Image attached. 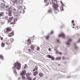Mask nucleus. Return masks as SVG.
Wrapping results in <instances>:
<instances>
[{"instance_id":"f257e3e1","label":"nucleus","mask_w":80,"mask_h":80,"mask_svg":"<svg viewBox=\"0 0 80 80\" xmlns=\"http://www.w3.org/2000/svg\"><path fill=\"white\" fill-rule=\"evenodd\" d=\"M49 2L51 4H53L52 7L54 10V13L56 14H57L60 9L58 8V7H59L58 5L55 3L57 1L55 0H49Z\"/></svg>"},{"instance_id":"f03ea898","label":"nucleus","mask_w":80,"mask_h":80,"mask_svg":"<svg viewBox=\"0 0 80 80\" xmlns=\"http://www.w3.org/2000/svg\"><path fill=\"white\" fill-rule=\"evenodd\" d=\"M15 68L17 70H20L21 68V64L20 63L17 62L14 64Z\"/></svg>"},{"instance_id":"7ed1b4c3","label":"nucleus","mask_w":80,"mask_h":80,"mask_svg":"<svg viewBox=\"0 0 80 80\" xmlns=\"http://www.w3.org/2000/svg\"><path fill=\"white\" fill-rule=\"evenodd\" d=\"M12 30V28H11L8 27L4 30V33L7 34L8 33H9L10 32H11Z\"/></svg>"},{"instance_id":"20e7f679","label":"nucleus","mask_w":80,"mask_h":80,"mask_svg":"<svg viewBox=\"0 0 80 80\" xmlns=\"http://www.w3.org/2000/svg\"><path fill=\"white\" fill-rule=\"evenodd\" d=\"M14 35V32L12 31L11 33L8 34V37H13V36Z\"/></svg>"},{"instance_id":"39448f33","label":"nucleus","mask_w":80,"mask_h":80,"mask_svg":"<svg viewBox=\"0 0 80 80\" xmlns=\"http://www.w3.org/2000/svg\"><path fill=\"white\" fill-rule=\"evenodd\" d=\"M7 45H8V47L9 48H11V44H10V40H8L6 42Z\"/></svg>"},{"instance_id":"423d86ee","label":"nucleus","mask_w":80,"mask_h":80,"mask_svg":"<svg viewBox=\"0 0 80 80\" xmlns=\"http://www.w3.org/2000/svg\"><path fill=\"white\" fill-rule=\"evenodd\" d=\"M26 74V71L24 70L22 71L21 73V75H25Z\"/></svg>"},{"instance_id":"0eeeda50","label":"nucleus","mask_w":80,"mask_h":80,"mask_svg":"<svg viewBox=\"0 0 80 80\" xmlns=\"http://www.w3.org/2000/svg\"><path fill=\"white\" fill-rule=\"evenodd\" d=\"M13 20V17H12L11 18H9V19H7L8 23H9L10 22H12Z\"/></svg>"},{"instance_id":"6e6552de","label":"nucleus","mask_w":80,"mask_h":80,"mask_svg":"<svg viewBox=\"0 0 80 80\" xmlns=\"http://www.w3.org/2000/svg\"><path fill=\"white\" fill-rule=\"evenodd\" d=\"M12 68H14L13 70V72L15 74V76H17V71L16 70V69L15 68V67H13Z\"/></svg>"},{"instance_id":"1a4fd4ad","label":"nucleus","mask_w":80,"mask_h":80,"mask_svg":"<svg viewBox=\"0 0 80 80\" xmlns=\"http://www.w3.org/2000/svg\"><path fill=\"white\" fill-rule=\"evenodd\" d=\"M1 7L2 9L4 8L5 7V4L3 3H2L1 5Z\"/></svg>"},{"instance_id":"9d476101","label":"nucleus","mask_w":80,"mask_h":80,"mask_svg":"<svg viewBox=\"0 0 80 80\" xmlns=\"http://www.w3.org/2000/svg\"><path fill=\"white\" fill-rule=\"evenodd\" d=\"M72 42V39H69L68 40V42H66V44L69 45H70V42Z\"/></svg>"},{"instance_id":"9b49d317","label":"nucleus","mask_w":80,"mask_h":80,"mask_svg":"<svg viewBox=\"0 0 80 80\" xmlns=\"http://www.w3.org/2000/svg\"><path fill=\"white\" fill-rule=\"evenodd\" d=\"M58 37H63V38H65V35L64 33H62L61 34H60L58 36Z\"/></svg>"},{"instance_id":"f8f14e48","label":"nucleus","mask_w":80,"mask_h":80,"mask_svg":"<svg viewBox=\"0 0 80 80\" xmlns=\"http://www.w3.org/2000/svg\"><path fill=\"white\" fill-rule=\"evenodd\" d=\"M17 19L16 18H14V22H10L11 25H14V24H15V22H17Z\"/></svg>"},{"instance_id":"ddd939ff","label":"nucleus","mask_w":80,"mask_h":80,"mask_svg":"<svg viewBox=\"0 0 80 80\" xmlns=\"http://www.w3.org/2000/svg\"><path fill=\"white\" fill-rule=\"evenodd\" d=\"M31 40L30 39H29L27 40V44L28 45H30L31 44Z\"/></svg>"},{"instance_id":"4468645a","label":"nucleus","mask_w":80,"mask_h":80,"mask_svg":"<svg viewBox=\"0 0 80 80\" xmlns=\"http://www.w3.org/2000/svg\"><path fill=\"white\" fill-rule=\"evenodd\" d=\"M30 48L31 50H32V51H34V48H35V46L33 45H31V46Z\"/></svg>"},{"instance_id":"2eb2a0df","label":"nucleus","mask_w":80,"mask_h":80,"mask_svg":"<svg viewBox=\"0 0 80 80\" xmlns=\"http://www.w3.org/2000/svg\"><path fill=\"white\" fill-rule=\"evenodd\" d=\"M55 59L56 60H60L62 59V57H61L60 56L56 58Z\"/></svg>"},{"instance_id":"dca6fc26","label":"nucleus","mask_w":80,"mask_h":80,"mask_svg":"<svg viewBox=\"0 0 80 80\" xmlns=\"http://www.w3.org/2000/svg\"><path fill=\"white\" fill-rule=\"evenodd\" d=\"M38 71H35L33 72V75L34 76H35L37 75L38 74Z\"/></svg>"},{"instance_id":"f3484780","label":"nucleus","mask_w":80,"mask_h":80,"mask_svg":"<svg viewBox=\"0 0 80 80\" xmlns=\"http://www.w3.org/2000/svg\"><path fill=\"white\" fill-rule=\"evenodd\" d=\"M36 70H38V66H37L35 67L34 69L33 70V72H35Z\"/></svg>"},{"instance_id":"a211bd4d","label":"nucleus","mask_w":80,"mask_h":80,"mask_svg":"<svg viewBox=\"0 0 80 80\" xmlns=\"http://www.w3.org/2000/svg\"><path fill=\"white\" fill-rule=\"evenodd\" d=\"M30 75H31V73H28L26 74V76L27 77H28L29 76H30Z\"/></svg>"},{"instance_id":"6ab92c4d","label":"nucleus","mask_w":80,"mask_h":80,"mask_svg":"<svg viewBox=\"0 0 80 80\" xmlns=\"http://www.w3.org/2000/svg\"><path fill=\"white\" fill-rule=\"evenodd\" d=\"M58 8L59 10H60L61 11H62V10H63V8L62 7H60L59 8L58 7Z\"/></svg>"},{"instance_id":"aec40b11","label":"nucleus","mask_w":80,"mask_h":80,"mask_svg":"<svg viewBox=\"0 0 80 80\" xmlns=\"http://www.w3.org/2000/svg\"><path fill=\"white\" fill-rule=\"evenodd\" d=\"M39 75L40 77H43V74L42 72H40L39 74Z\"/></svg>"},{"instance_id":"412c9836","label":"nucleus","mask_w":80,"mask_h":80,"mask_svg":"<svg viewBox=\"0 0 80 80\" xmlns=\"http://www.w3.org/2000/svg\"><path fill=\"white\" fill-rule=\"evenodd\" d=\"M49 37L50 36H49V35L46 36L45 37L46 39V40H48Z\"/></svg>"},{"instance_id":"4be33fe9","label":"nucleus","mask_w":80,"mask_h":80,"mask_svg":"<svg viewBox=\"0 0 80 80\" xmlns=\"http://www.w3.org/2000/svg\"><path fill=\"white\" fill-rule=\"evenodd\" d=\"M12 2H13V3H17V0H12Z\"/></svg>"},{"instance_id":"5701e85b","label":"nucleus","mask_w":80,"mask_h":80,"mask_svg":"<svg viewBox=\"0 0 80 80\" xmlns=\"http://www.w3.org/2000/svg\"><path fill=\"white\" fill-rule=\"evenodd\" d=\"M28 67V66H27V64H25L24 65V69H26V68H27Z\"/></svg>"},{"instance_id":"b1692460","label":"nucleus","mask_w":80,"mask_h":80,"mask_svg":"<svg viewBox=\"0 0 80 80\" xmlns=\"http://www.w3.org/2000/svg\"><path fill=\"white\" fill-rule=\"evenodd\" d=\"M22 0H19V4H22V2H23Z\"/></svg>"},{"instance_id":"393cba45","label":"nucleus","mask_w":80,"mask_h":80,"mask_svg":"<svg viewBox=\"0 0 80 80\" xmlns=\"http://www.w3.org/2000/svg\"><path fill=\"white\" fill-rule=\"evenodd\" d=\"M4 15V13L3 12H0V17H2V16H3Z\"/></svg>"},{"instance_id":"a878e982","label":"nucleus","mask_w":80,"mask_h":80,"mask_svg":"<svg viewBox=\"0 0 80 80\" xmlns=\"http://www.w3.org/2000/svg\"><path fill=\"white\" fill-rule=\"evenodd\" d=\"M27 79H28V80H32V77H28V78H27Z\"/></svg>"},{"instance_id":"bb28decb","label":"nucleus","mask_w":80,"mask_h":80,"mask_svg":"<svg viewBox=\"0 0 80 80\" xmlns=\"http://www.w3.org/2000/svg\"><path fill=\"white\" fill-rule=\"evenodd\" d=\"M22 77V79H25L26 78V77L24 76V75H21Z\"/></svg>"},{"instance_id":"cd10ccee","label":"nucleus","mask_w":80,"mask_h":80,"mask_svg":"<svg viewBox=\"0 0 80 80\" xmlns=\"http://www.w3.org/2000/svg\"><path fill=\"white\" fill-rule=\"evenodd\" d=\"M28 51L30 53H32V50L30 49H28Z\"/></svg>"},{"instance_id":"c85d7f7f","label":"nucleus","mask_w":80,"mask_h":80,"mask_svg":"<svg viewBox=\"0 0 80 80\" xmlns=\"http://www.w3.org/2000/svg\"><path fill=\"white\" fill-rule=\"evenodd\" d=\"M19 15V13H15L14 14V15H15V17H18V16Z\"/></svg>"},{"instance_id":"c756f323","label":"nucleus","mask_w":80,"mask_h":80,"mask_svg":"<svg viewBox=\"0 0 80 80\" xmlns=\"http://www.w3.org/2000/svg\"><path fill=\"white\" fill-rule=\"evenodd\" d=\"M1 46L2 47H4V46H5V43L3 42H2L1 44Z\"/></svg>"},{"instance_id":"7c9ffc66","label":"nucleus","mask_w":80,"mask_h":80,"mask_svg":"<svg viewBox=\"0 0 80 80\" xmlns=\"http://www.w3.org/2000/svg\"><path fill=\"white\" fill-rule=\"evenodd\" d=\"M0 58H1L2 60H3V57L2 55H0Z\"/></svg>"},{"instance_id":"2f4dec72","label":"nucleus","mask_w":80,"mask_h":80,"mask_svg":"<svg viewBox=\"0 0 80 80\" xmlns=\"http://www.w3.org/2000/svg\"><path fill=\"white\" fill-rule=\"evenodd\" d=\"M10 41H11V42L12 43V42H13V41H14V39H13V38H11Z\"/></svg>"},{"instance_id":"473e14b6","label":"nucleus","mask_w":80,"mask_h":80,"mask_svg":"<svg viewBox=\"0 0 80 80\" xmlns=\"http://www.w3.org/2000/svg\"><path fill=\"white\" fill-rule=\"evenodd\" d=\"M51 60H55V58L53 57V56H52L51 58Z\"/></svg>"},{"instance_id":"72a5a7b5","label":"nucleus","mask_w":80,"mask_h":80,"mask_svg":"<svg viewBox=\"0 0 80 80\" xmlns=\"http://www.w3.org/2000/svg\"><path fill=\"white\" fill-rule=\"evenodd\" d=\"M47 57H48V58H51L52 56L50 55H48L47 56Z\"/></svg>"},{"instance_id":"f704fd0d","label":"nucleus","mask_w":80,"mask_h":80,"mask_svg":"<svg viewBox=\"0 0 80 80\" xmlns=\"http://www.w3.org/2000/svg\"><path fill=\"white\" fill-rule=\"evenodd\" d=\"M37 50H38V51L40 50V47H37Z\"/></svg>"},{"instance_id":"c9c22d12","label":"nucleus","mask_w":80,"mask_h":80,"mask_svg":"<svg viewBox=\"0 0 80 80\" xmlns=\"http://www.w3.org/2000/svg\"><path fill=\"white\" fill-rule=\"evenodd\" d=\"M62 60H65V59H66V58H65V57L63 56V57H62Z\"/></svg>"},{"instance_id":"e433bc0d","label":"nucleus","mask_w":80,"mask_h":80,"mask_svg":"<svg viewBox=\"0 0 80 80\" xmlns=\"http://www.w3.org/2000/svg\"><path fill=\"white\" fill-rule=\"evenodd\" d=\"M9 17H12V13L11 12L9 14Z\"/></svg>"},{"instance_id":"4c0bfd02","label":"nucleus","mask_w":80,"mask_h":80,"mask_svg":"<svg viewBox=\"0 0 80 80\" xmlns=\"http://www.w3.org/2000/svg\"><path fill=\"white\" fill-rule=\"evenodd\" d=\"M53 31H52L50 32V34H53Z\"/></svg>"},{"instance_id":"58836bf2","label":"nucleus","mask_w":80,"mask_h":80,"mask_svg":"<svg viewBox=\"0 0 80 80\" xmlns=\"http://www.w3.org/2000/svg\"><path fill=\"white\" fill-rule=\"evenodd\" d=\"M0 38L1 39V40H3V38L1 37V36H0Z\"/></svg>"},{"instance_id":"ea45409f","label":"nucleus","mask_w":80,"mask_h":80,"mask_svg":"<svg viewBox=\"0 0 80 80\" xmlns=\"http://www.w3.org/2000/svg\"><path fill=\"white\" fill-rule=\"evenodd\" d=\"M58 54H59L60 55H62V52H59Z\"/></svg>"},{"instance_id":"a19ab883","label":"nucleus","mask_w":80,"mask_h":80,"mask_svg":"<svg viewBox=\"0 0 80 80\" xmlns=\"http://www.w3.org/2000/svg\"><path fill=\"white\" fill-rule=\"evenodd\" d=\"M51 10H49L48 11V13H50V12H51Z\"/></svg>"},{"instance_id":"79ce46f5","label":"nucleus","mask_w":80,"mask_h":80,"mask_svg":"<svg viewBox=\"0 0 80 80\" xmlns=\"http://www.w3.org/2000/svg\"><path fill=\"white\" fill-rule=\"evenodd\" d=\"M56 53H57V54H58L59 52H58V51H56Z\"/></svg>"},{"instance_id":"37998d69","label":"nucleus","mask_w":80,"mask_h":80,"mask_svg":"<svg viewBox=\"0 0 80 80\" xmlns=\"http://www.w3.org/2000/svg\"><path fill=\"white\" fill-rule=\"evenodd\" d=\"M9 6H8V5H7V6H6L5 7H6V8H8V7Z\"/></svg>"},{"instance_id":"c03bdc74","label":"nucleus","mask_w":80,"mask_h":80,"mask_svg":"<svg viewBox=\"0 0 80 80\" xmlns=\"http://www.w3.org/2000/svg\"><path fill=\"white\" fill-rule=\"evenodd\" d=\"M33 80H36V78H34L33 79Z\"/></svg>"},{"instance_id":"a18cd8bd","label":"nucleus","mask_w":80,"mask_h":80,"mask_svg":"<svg viewBox=\"0 0 80 80\" xmlns=\"http://www.w3.org/2000/svg\"><path fill=\"white\" fill-rule=\"evenodd\" d=\"M60 2L61 4H63V2H62V1H60Z\"/></svg>"},{"instance_id":"49530a36","label":"nucleus","mask_w":80,"mask_h":80,"mask_svg":"<svg viewBox=\"0 0 80 80\" xmlns=\"http://www.w3.org/2000/svg\"><path fill=\"white\" fill-rule=\"evenodd\" d=\"M72 23H74V21H73V20L72 21Z\"/></svg>"},{"instance_id":"de8ad7c7","label":"nucleus","mask_w":80,"mask_h":80,"mask_svg":"<svg viewBox=\"0 0 80 80\" xmlns=\"http://www.w3.org/2000/svg\"><path fill=\"white\" fill-rule=\"evenodd\" d=\"M46 2H47V0H44V2L45 3Z\"/></svg>"},{"instance_id":"09e8293b","label":"nucleus","mask_w":80,"mask_h":80,"mask_svg":"<svg viewBox=\"0 0 80 80\" xmlns=\"http://www.w3.org/2000/svg\"><path fill=\"white\" fill-rule=\"evenodd\" d=\"M58 42H60V41H59V40L58 39L57 40Z\"/></svg>"},{"instance_id":"8fccbe9b","label":"nucleus","mask_w":80,"mask_h":80,"mask_svg":"<svg viewBox=\"0 0 80 80\" xmlns=\"http://www.w3.org/2000/svg\"><path fill=\"white\" fill-rule=\"evenodd\" d=\"M48 50H49V51H50V50H51V49L50 48H49Z\"/></svg>"},{"instance_id":"3c124183","label":"nucleus","mask_w":80,"mask_h":80,"mask_svg":"<svg viewBox=\"0 0 80 80\" xmlns=\"http://www.w3.org/2000/svg\"><path fill=\"white\" fill-rule=\"evenodd\" d=\"M80 42V38L79 39L78 41V42Z\"/></svg>"},{"instance_id":"603ef678","label":"nucleus","mask_w":80,"mask_h":80,"mask_svg":"<svg viewBox=\"0 0 80 80\" xmlns=\"http://www.w3.org/2000/svg\"><path fill=\"white\" fill-rule=\"evenodd\" d=\"M73 26H75V24L74 23L73 24Z\"/></svg>"},{"instance_id":"864d4df0","label":"nucleus","mask_w":80,"mask_h":80,"mask_svg":"<svg viewBox=\"0 0 80 80\" xmlns=\"http://www.w3.org/2000/svg\"><path fill=\"white\" fill-rule=\"evenodd\" d=\"M73 28H74V27H73Z\"/></svg>"},{"instance_id":"5fc2aeb1","label":"nucleus","mask_w":80,"mask_h":80,"mask_svg":"<svg viewBox=\"0 0 80 80\" xmlns=\"http://www.w3.org/2000/svg\"><path fill=\"white\" fill-rule=\"evenodd\" d=\"M76 48H77V47H76Z\"/></svg>"},{"instance_id":"6e6d98bb","label":"nucleus","mask_w":80,"mask_h":80,"mask_svg":"<svg viewBox=\"0 0 80 80\" xmlns=\"http://www.w3.org/2000/svg\"><path fill=\"white\" fill-rule=\"evenodd\" d=\"M59 65H60V64H59Z\"/></svg>"}]
</instances>
